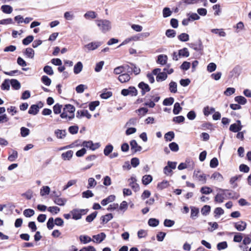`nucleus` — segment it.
Returning a JSON list of instances; mask_svg holds the SVG:
<instances>
[{"label":"nucleus","instance_id":"f257e3e1","mask_svg":"<svg viewBox=\"0 0 251 251\" xmlns=\"http://www.w3.org/2000/svg\"><path fill=\"white\" fill-rule=\"evenodd\" d=\"M75 107L71 105L67 104L63 108V112L61 114L60 117L62 119H66L67 120H71L75 117Z\"/></svg>","mask_w":251,"mask_h":251},{"label":"nucleus","instance_id":"f03ea898","mask_svg":"<svg viewBox=\"0 0 251 251\" xmlns=\"http://www.w3.org/2000/svg\"><path fill=\"white\" fill-rule=\"evenodd\" d=\"M98 26L103 33H106L111 29V23L107 20H100L96 21Z\"/></svg>","mask_w":251,"mask_h":251},{"label":"nucleus","instance_id":"7ed1b4c3","mask_svg":"<svg viewBox=\"0 0 251 251\" xmlns=\"http://www.w3.org/2000/svg\"><path fill=\"white\" fill-rule=\"evenodd\" d=\"M193 178L200 181L202 184L206 182V176L200 170H195L193 173Z\"/></svg>","mask_w":251,"mask_h":251},{"label":"nucleus","instance_id":"20e7f679","mask_svg":"<svg viewBox=\"0 0 251 251\" xmlns=\"http://www.w3.org/2000/svg\"><path fill=\"white\" fill-rule=\"evenodd\" d=\"M121 94L124 96L130 95L131 96H136L138 93L137 89L134 87L130 86L127 89H123Z\"/></svg>","mask_w":251,"mask_h":251},{"label":"nucleus","instance_id":"39448f33","mask_svg":"<svg viewBox=\"0 0 251 251\" xmlns=\"http://www.w3.org/2000/svg\"><path fill=\"white\" fill-rule=\"evenodd\" d=\"M82 146L84 148L89 149L92 151H95L100 147L99 143H93L91 141H84L82 144Z\"/></svg>","mask_w":251,"mask_h":251},{"label":"nucleus","instance_id":"423d86ee","mask_svg":"<svg viewBox=\"0 0 251 251\" xmlns=\"http://www.w3.org/2000/svg\"><path fill=\"white\" fill-rule=\"evenodd\" d=\"M101 44L102 42H92L85 45L84 48H86L88 51H91L97 49L101 46Z\"/></svg>","mask_w":251,"mask_h":251},{"label":"nucleus","instance_id":"0eeeda50","mask_svg":"<svg viewBox=\"0 0 251 251\" xmlns=\"http://www.w3.org/2000/svg\"><path fill=\"white\" fill-rule=\"evenodd\" d=\"M243 126L241 125V121L237 120L236 123L231 124L229 127V130L233 132H237L240 131Z\"/></svg>","mask_w":251,"mask_h":251},{"label":"nucleus","instance_id":"6e6552de","mask_svg":"<svg viewBox=\"0 0 251 251\" xmlns=\"http://www.w3.org/2000/svg\"><path fill=\"white\" fill-rule=\"evenodd\" d=\"M60 195H55L53 198V202L55 204L59 206H64L67 202V199L59 197Z\"/></svg>","mask_w":251,"mask_h":251},{"label":"nucleus","instance_id":"1a4fd4ad","mask_svg":"<svg viewBox=\"0 0 251 251\" xmlns=\"http://www.w3.org/2000/svg\"><path fill=\"white\" fill-rule=\"evenodd\" d=\"M136 179L135 177L132 176L128 179L129 185L133 189L135 192H137L139 190V186L136 183Z\"/></svg>","mask_w":251,"mask_h":251},{"label":"nucleus","instance_id":"9d476101","mask_svg":"<svg viewBox=\"0 0 251 251\" xmlns=\"http://www.w3.org/2000/svg\"><path fill=\"white\" fill-rule=\"evenodd\" d=\"M85 211L84 209H75L71 211L72 214V218L75 220H79L81 219L82 216V212Z\"/></svg>","mask_w":251,"mask_h":251},{"label":"nucleus","instance_id":"9b49d317","mask_svg":"<svg viewBox=\"0 0 251 251\" xmlns=\"http://www.w3.org/2000/svg\"><path fill=\"white\" fill-rule=\"evenodd\" d=\"M105 234L103 232H101L97 235H93V238L94 240H92V241L94 243H100L105 239Z\"/></svg>","mask_w":251,"mask_h":251},{"label":"nucleus","instance_id":"f8f14e48","mask_svg":"<svg viewBox=\"0 0 251 251\" xmlns=\"http://www.w3.org/2000/svg\"><path fill=\"white\" fill-rule=\"evenodd\" d=\"M76 117L79 119L86 117L87 119H90L91 118V115L87 110H78L77 111Z\"/></svg>","mask_w":251,"mask_h":251},{"label":"nucleus","instance_id":"ddd939ff","mask_svg":"<svg viewBox=\"0 0 251 251\" xmlns=\"http://www.w3.org/2000/svg\"><path fill=\"white\" fill-rule=\"evenodd\" d=\"M138 87L141 90V94L143 96L147 92L150 91V88L149 85L144 82L139 83L138 84Z\"/></svg>","mask_w":251,"mask_h":251},{"label":"nucleus","instance_id":"4468645a","mask_svg":"<svg viewBox=\"0 0 251 251\" xmlns=\"http://www.w3.org/2000/svg\"><path fill=\"white\" fill-rule=\"evenodd\" d=\"M130 145L131 146V150L134 152L140 151L142 150V147L139 146L137 142L134 140H132L130 141Z\"/></svg>","mask_w":251,"mask_h":251},{"label":"nucleus","instance_id":"2eb2a0df","mask_svg":"<svg viewBox=\"0 0 251 251\" xmlns=\"http://www.w3.org/2000/svg\"><path fill=\"white\" fill-rule=\"evenodd\" d=\"M241 68L239 66H235L229 73V77H237L240 74Z\"/></svg>","mask_w":251,"mask_h":251},{"label":"nucleus","instance_id":"dca6fc26","mask_svg":"<svg viewBox=\"0 0 251 251\" xmlns=\"http://www.w3.org/2000/svg\"><path fill=\"white\" fill-rule=\"evenodd\" d=\"M220 191L222 192L221 193H218L215 197V201L219 203L223 202L225 199V190L220 189Z\"/></svg>","mask_w":251,"mask_h":251},{"label":"nucleus","instance_id":"f3484780","mask_svg":"<svg viewBox=\"0 0 251 251\" xmlns=\"http://www.w3.org/2000/svg\"><path fill=\"white\" fill-rule=\"evenodd\" d=\"M225 196L230 199H237L239 197V195L234 191L225 190Z\"/></svg>","mask_w":251,"mask_h":251},{"label":"nucleus","instance_id":"a211bd4d","mask_svg":"<svg viewBox=\"0 0 251 251\" xmlns=\"http://www.w3.org/2000/svg\"><path fill=\"white\" fill-rule=\"evenodd\" d=\"M167 60L168 57L166 55L160 54L157 57V63L161 65H164L166 64Z\"/></svg>","mask_w":251,"mask_h":251},{"label":"nucleus","instance_id":"6ab92c4d","mask_svg":"<svg viewBox=\"0 0 251 251\" xmlns=\"http://www.w3.org/2000/svg\"><path fill=\"white\" fill-rule=\"evenodd\" d=\"M247 224L245 222L240 221L235 223V227L238 231H243L246 227Z\"/></svg>","mask_w":251,"mask_h":251},{"label":"nucleus","instance_id":"aec40b11","mask_svg":"<svg viewBox=\"0 0 251 251\" xmlns=\"http://www.w3.org/2000/svg\"><path fill=\"white\" fill-rule=\"evenodd\" d=\"M97 16V14L93 11H88L84 15V17L86 20L94 19Z\"/></svg>","mask_w":251,"mask_h":251},{"label":"nucleus","instance_id":"412c9836","mask_svg":"<svg viewBox=\"0 0 251 251\" xmlns=\"http://www.w3.org/2000/svg\"><path fill=\"white\" fill-rule=\"evenodd\" d=\"M115 195H110L106 198L102 200V201H101V204L103 206L106 205L108 203L113 201L115 200Z\"/></svg>","mask_w":251,"mask_h":251},{"label":"nucleus","instance_id":"4be33fe9","mask_svg":"<svg viewBox=\"0 0 251 251\" xmlns=\"http://www.w3.org/2000/svg\"><path fill=\"white\" fill-rule=\"evenodd\" d=\"M73 155V151L71 150L63 152L61 154L62 159L64 160H70Z\"/></svg>","mask_w":251,"mask_h":251},{"label":"nucleus","instance_id":"5701e85b","mask_svg":"<svg viewBox=\"0 0 251 251\" xmlns=\"http://www.w3.org/2000/svg\"><path fill=\"white\" fill-rule=\"evenodd\" d=\"M190 208L191 218L193 219H196L198 216V214L199 213V209L198 208L194 206H191Z\"/></svg>","mask_w":251,"mask_h":251},{"label":"nucleus","instance_id":"b1692460","mask_svg":"<svg viewBox=\"0 0 251 251\" xmlns=\"http://www.w3.org/2000/svg\"><path fill=\"white\" fill-rule=\"evenodd\" d=\"M130 77L129 75L126 73L123 74L118 77V80L122 83H125L129 80Z\"/></svg>","mask_w":251,"mask_h":251},{"label":"nucleus","instance_id":"393cba45","mask_svg":"<svg viewBox=\"0 0 251 251\" xmlns=\"http://www.w3.org/2000/svg\"><path fill=\"white\" fill-rule=\"evenodd\" d=\"M152 180V177L151 175H146L143 176L142 177V183L145 185H147L149 183H150Z\"/></svg>","mask_w":251,"mask_h":251},{"label":"nucleus","instance_id":"a878e982","mask_svg":"<svg viewBox=\"0 0 251 251\" xmlns=\"http://www.w3.org/2000/svg\"><path fill=\"white\" fill-rule=\"evenodd\" d=\"M24 53L29 58L32 59L34 56V50L30 48H26L24 52Z\"/></svg>","mask_w":251,"mask_h":251},{"label":"nucleus","instance_id":"bb28decb","mask_svg":"<svg viewBox=\"0 0 251 251\" xmlns=\"http://www.w3.org/2000/svg\"><path fill=\"white\" fill-rule=\"evenodd\" d=\"M83 68V65L81 62H78L74 66V72L75 74H78L81 72Z\"/></svg>","mask_w":251,"mask_h":251},{"label":"nucleus","instance_id":"cd10ccee","mask_svg":"<svg viewBox=\"0 0 251 251\" xmlns=\"http://www.w3.org/2000/svg\"><path fill=\"white\" fill-rule=\"evenodd\" d=\"M189 52L186 48H184L182 49L178 50L179 57H187L189 56Z\"/></svg>","mask_w":251,"mask_h":251},{"label":"nucleus","instance_id":"c85d7f7f","mask_svg":"<svg viewBox=\"0 0 251 251\" xmlns=\"http://www.w3.org/2000/svg\"><path fill=\"white\" fill-rule=\"evenodd\" d=\"M38 111H39L38 106L36 104H33L30 106V107L28 110V113L29 114L35 115L38 113Z\"/></svg>","mask_w":251,"mask_h":251},{"label":"nucleus","instance_id":"c756f323","mask_svg":"<svg viewBox=\"0 0 251 251\" xmlns=\"http://www.w3.org/2000/svg\"><path fill=\"white\" fill-rule=\"evenodd\" d=\"M211 178L219 182H221L223 180L222 175L218 172H215L213 173L211 176Z\"/></svg>","mask_w":251,"mask_h":251},{"label":"nucleus","instance_id":"7c9ffc66","mask_svg":"<svg viewBox=\"0 0 251 251\" xmlns=\"http://www.w3.org/2000/svg\"><path fill=\"white\" fill-rule=\"evenodd\" d=\"M1 11L6 14H10L13 11L12 7L9 5H3L1 7Z\"/></svg>","mask_w":251,"mask_h":251},{"label":"nucleus","instance_id":"2f4dec72","mask_svg":"<svg viewBox=\"0 0 251 251\" xmlns=\"http://www.w3.org/2000/svg\"><path fill=\"white\" fill-rule=\"evenodd\" d=\"M169 186V182L168 181L164 180L162 182L158 183L157 188L159 190H163L166 188H167Z\"/></svg>","mask_w":251,"mask_h":251},{"label":"nucleus","instance_id":"473e14b6","mask_svg":"<svg viewBox=\"0 0 251 251\" xmlns=\"http://www.w3.org/2000/svg\"><path fill=\"white\" fill-rule=\"evenodd\" d=\"M167 78V75L165 72L159 73L156 76L157 81H162L165 80Z\"/></svg>","mask_w":251,"mask_h":251},{"label":"nucleus","instance_id":"72a5a7b5","mask_svg":"<svg viewBox=\"0 0 251 251\" xmlns=\"http://www.w3.org/2000/svg\"><path fill=\"white\" fill-rule=\"evenodd\" d=\"M12 87L15 90H19L21 88V84L17 79H12L10 80Z\"/></svg>","mask_w":251,"mask_h":251},{"label":"nucleus","instance_id":"f704fd0d","mask_svg":"<svg viewBox=\"0 0 251 251\" xmlns=\"http://www.w3.org/2000/svg\"><path fill=\"white\" fill-rule=\"evenodd\" d=\"M80 242L84 244L92 241V239L87 235H81L79 236Z\"/></svg>","mask_w":251,"mask_h":251},{"label":"nucleus","instance_id":"c9c22d12","mask_svg":"<svg viewBox=\"0 0 251 251\" xmlns=\"http://www.w3.org/2000/svg\"><path fill=\"white\" fill-rule=\"evenodd\" d=\"M184 163L185 164L186 168H188L190 170H193L195 167V163L194 161L190 159H187Z\"/></svg>","mask_w":251,"mask_h":251},{"label":"nucleus","instance_id":"e433bc0d","mask_svg":"<svg viewBox=\"0 0 251 251\" xmlns=\"http://www.w3.org/2000/svg\"><path fill=\"white\" fill-rule=\"evenodd\" d=\"M234 100L240 104L244 105L247 102V99L243 96H237L235 97Z\"/></svg>","mask_w":251,"mask_h":251},{"label":"nucleus","instance_id":"4c0bfd02","mask_svg":"<svg viewBox=\"0 0 251 251\" xmlns=\"http://www.w3.org/2000/svg\"><path fill=\"white\" fill-rule=\"evenodd\" d=\"M169 90L171 93L177 92V83L174 81H171L169 84Z\"/></svg>","mask_w":251,"mask_h":251},{"label":"nucleus","instance_id":"58836bf2","mask_svg":"<svg viewBox=\"0 0 251 251\" xmlns=\"http://www.w3.org/2000/svg\"><path fill=\"white\" fill-rule=\"evenodd\" d=\"M10 84V80H9L8 79H5L1 85V89L3 90H9Z\"/></svg>","mask_w":251,"mask_h":251},{"label":"nucleus","instance_id":"ea45409f","mask_svg":"<svg viewBox=\"0 0 251 251\" xmlns=\"http://www.w3.org/2000/svg\"><path fill=\"white\" fill-rule=\"evenodd\" d=\"M113 150V147L112 145H108L105 146L103 150L104 154L105 156H108L110 153L112 152Z\"/></svg>","mask_w":251,"mask_h":251},{"label":"nucleus","instance_id":"a19ab883","mask_svg":"<svg viewBox=\"0 0 251 251\" xmlns=\"http://www.w3.org/2000/svg\"><path fill=\"white\" fill-rule=\"evenodd\" d=\"M55 134L58 138L62 139L66 136V131L57 129L55 131Z\"/></svg>","mask_w":251,"mask_h":251},{"label":"nucleus","instance_id":"79ce46f5","mask_svg":"<svg viewBox=\"0 0 251 251\" xmlns=\"http://www.w3.org/2000/svg\"><path fill=\"white\" fill-rule=\"evenodd\" d=\"M50 192V188L48 186H43L40 190V195L44 196L49 195Z\"/></svg>","mask_w":251,"mask_h":251},{"label":"nucleus","instance_id":"37998d69","mask_svg":"<svg viewBox=\"0 0 251 251\" xmlns=\"http://www.w3.org/2000/svg\"><path fill=\"white\" fill-rule=\"evenodd\" d=\"M211 32L213 33L218 34L221 37H225L226 36V32L223 29H212Z\"/></svg>","mask_w":251,"mask_h":251},{"label":"nucleus","instance_id":"c03bdc74","mask_svg":"<svg viewBox=\"0 0 251 251\" xmlns=\"http://www.w3.org/2000/svg\"><path fill=\"white\" fill-rule=\"evenodd\" d=\"M88 188H94L97 185V181L93 177H90L88 180Z\"/></svg>","mask_w":251,"mask_h":251},{"label":"nucleus","instance_id":"a18cd8bd","mask_svg":"<svg viewBox=\"0 0 251 251\" xmlns=\"http://www.w3.org/2000/svg\"><path fill=\"white\" fill-rule=\"evenodd\" d=\"M159 220L155 218H151L148 221V224L151 226L155 227L159 224Z\"/></svg>","mask_w":251,"mask_h":251},{"label":"nucleus","instance_id":"49530a36","mask_svg":"<svg viewBox=\"0 0 251 251\" xmlns=\"http://www.w3.org/2000/svg\"><path fill=\"white\" fill-rule=\"evenodd\" d=\"M178 39L182 42H186L189 40V36L187 33H183L178 36Z\"/></svg>","mask_w":251,"mask_h":251},{"label":"nucleus","instance_id":"de8ad7c7","mask_svg":"<svg viewBox=\"0 0 251 251\" xmlns=\"http://www.w3.org/2000/svg\"><path fill=\"white\" fill-rule=\"evenodd\" d=\"M175 137V134L173 131H169L165 134L164 138L167 141H171Z\"/></svg>","mask_w":251,"mask_h":251},{"label":"nucleus","instance_id":"09e8293b","mask_svg":"<svg viewBox=\"0 0 251 251\" xmlns=\"http://www.w3.org/2000/svg\"><path fill=\"white\" fill-rule=\"evenodd\" d=\"M210 209L211 207L210 206L205 205L201 209V214L203 215L206 216L209 213Z\"/></svg>","mask_w":251,"mask_h":251},{"label":"nucleus","instance_id":"8fccbe9b","mask_svg":"<svg viewBox=\"0 0 251 251\" xmlns=\"http://www.w3.org/2000/svg\"><path fill=\"white\" fill-rule=\"evenodd\" d=\"M48 210L53 214H57L60 210V209L56 206H50L48 208Z\"/></svg>","mask_w":251,"mask_h":251},{"label":"nucleus","instance_id":"3c124183","mask_svg":"<svg viewBox=\"0 0 251 251\" xmlns=\"http://www.w3.org/2000/svg\"><path fill=\"white\" fill-rule=\"evenodd\" d=\"M240 177V176H235L232 177H231L229 182L231 185H232L233 188H236L237 186V184L236 183V181L238 180V179Z\"/></svg>","mask_w":251,"mask_h":251},{"label":"nucleus","instance_id":"603ef678","mask_svg":"<svg viewBox=\"0 0 251 251\" xmlns=\"http://www.w3.org/2000/svg\"><path fill=\"white\" fill-rule=\"evenodd\" d=\"M33 39L34 38L33 36L29 35L23 40V44L24 45H28L33 41Z\"/></svg>","mask_w":251,"mask_h":251},{"label":"nucleus","instance_id":"864d4df0","mask_svg":"<svg viewBox=\"0 0 251 251\" xmlns=\"http://www.w3.org/2000/svg\"><path fill=\"white\" fill-rule=\"evenodd\" d=\"M41 81L46 86H50L51 82V79L46 75L42 76Z\"/></svg>","mask_w":251,"mask_h":251},{"label":"nucleus","instance_id":"5fc2aeb1","mask_svg":"<svg viewBox=\"0 0 251 251\" xmlns=\"http://www.w3.org/2000/svg\"><path fill=\"white\" fill-rule=\"evenodd\" d=\"M23 214L26 217H30L34 214V211L31 209H26L24 211Z\"/></svg>","mask_w":251,"mask_h":251},{"label":"nucleus","instance_id":"6e6d98bb","mask_svg":"<svg viewBox=\"0 0 251 251\" xmlns=\"http://www.w3.org/2000/svg\"><path fill=\"white\" fill-rule=\"evenodd\" d=\"M215 112V108L213 107H209V106H206L204 107L203 109V113L205 116H208L210 113Z\"/></svg>","mask_w":251,"mask_h":251},{"label":"nucleus","instance_id":"4d7b16f0","mask_svg":"<svg viewBox=\"0 0 251 251\" xmlns=\"http://www.w3.org/2000/svg\"><path fill=\"white\" fill-rule=\"evenodd\" d=\"M113 218V215L112 214L109 213L105 215V216H102L101 219L103 223H106L109 222L110 220Z\"/></svg>","mask_w":251,"mask_h":251},{"label":"nucleus","instance_id":"13d9d810","mask_svg":"<svg viewBox=\"0 0 251 251\" xmlns=\"http://www.w3.org/2000/svg\"><path fill=\"white\" fill-rule=\"evenodd\" d=\"M182 108L180 107V104L178 102H176L174 104V109H173V113L175 115H177L179 114V113L181 110Z\"/></svg>","mask_w":251,"mask_h":251},{"label":"nucleus","instance_id":"bf43d9fd","mask_svg":"<svg viewBox=\"0 0 251 251\" xmlns=\"http://www.w3.org/2000/svg\"><path fill=\"white\" fill-rule=\"evenodd\" d=\"M201 192L202 194L207 195L212 192V190L209 187L204 186L201 189Z\"/></svg>","mask_w":251,"mask_h":251},{"label":"nucleus","instance_id":"052dcab7","mask_svg":"<svg viewBox=\"0 0 251 251\" xmlns=\"http://www.w3.org/2000/svg\"><path fill=\"white\" fill-rule=\"evenodd\" d=\"M54 219L52 217L50 218L48 220V221L47 223V226L49 229H52L54 226Z\"/></svg>","mask_w":251,"mask_h":251},{"label":"nucleus","instance_id":"680f3d73","mask_svg":"<svg viewBox=\"0 0 251 251\" xmlns=\"http://www.w3.org/2000/svg\"><path fill=\"white\" fill-rule=\"evenodd\" d=\"M44 72L47 75H51L53 74V71L52 68L50 66H45L43 69Z\"/></svg>","mask_w":251,"mask_h":251},{"label":"nucleus","instance_id":"e2e57ef3","mask_svg":"<svg viewBox=\"0 0 251 251\" xmlns=\"http://www.w3.org/2000/svg\"><path fill=\"white\" fill-rule=\"evenodd\" d=\"M170 150L173 151H177L179 150V147L178 145L175 142H172L169 145Z\"/></svg>","mask_w":251,"mask_h":251},{"label":"nucleus","instance_id":"0e129e2a","mask_svg":"<svg viewBox=\"0 0 251 251\" xmlns=\"http://www.w3.org/2000/svg\"><path fill=\"white\" fill-rule=\"evenodd\" d=\"M87 88V86L84 84H80L75 88V90L78 93H82L84 92V90Z\"/></svg>","mask_w":251,"mask_h":251},{"label":"nucleus","instance_id":"69168bd1","mask_svg":"<svg viewBox=\"0 0 251 251\" xmlns=\"http://www.w3.org/2000/svg\"><path fill=\"white\" fill-rule=\"evenodd\" d=\"M235 92V89L232 87L227 88L226 91L224 92V95L226 96H229L233 94H234Z\"/></svg>","mask_w":251,"mask_h":251},{"label":"nucleus","instance_id":"338daca9","mask_svg":"<svg viewBox=\"0 0 251 251\" xmlns=\"http://www.w3.org/2000/svg\"><path fill=\"white\" fill-rule=\"evenodd\" d=\"M172 13L170 9L168 7H165L163 10V17L166 18L170 16Z\"/></svg>","mask_w":251,"mask_h":251},{"label":"nucleus","instance_id":"774afa93","mask_svg":"<svg viewBox=\"0 0 251 251\" xmlns=\"http://www.w3.org/2000/svg\"><path fill=\"white\" fill-rule=\"evenodd\" d=\"M62 106L58 103L56 104L53 107V112L55 114H58L61 112Z\"/></svg>","mask_w":251,"mask_h":251}]
</instances>
